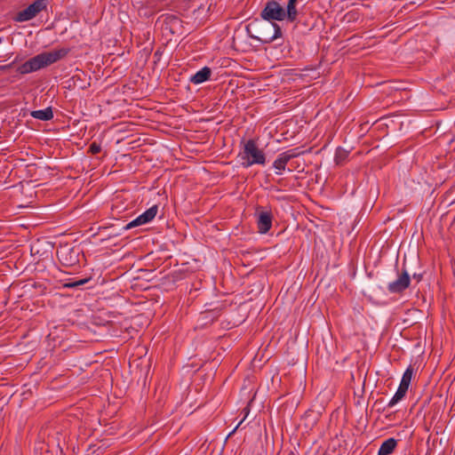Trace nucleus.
<instances>
[{
    "label": "nucleus",
    "mask_w": 455,
    "mask_h": 455,
    "mask_svg": "<svg viewBox=\"0 0 455 455\" xmlns=\"http://www.w3.org/2000/svg\"><path fill=\"white\" fill-rule=\"evenodd\" d=\"M70 52L69 48H60L52 52H44L29 59L18 68L20 74L25 75L46 68L62 59Z\"/></svg>",
    "instance_id": "1"
},
{
    "label": "nucleus",
    "mask_w": 455,
    "mask_h": 455,
    "mask_svg": "<svg viewBox=\"0 0 455 455\" xmlns=\"http://www.w3.org/2000/svg\"><path fill=\"white\" fill-rule=\"evenodd\" d=\"M242 148L238 153V159L243 168H249L253 164L264 165L266 164V155L260 149L255 140L250 139L242 142Z\"/></svg>",
    "instance_id": "2"
},
{
    "label": "nucleus",
    "mask_w": 455,
    "mask_h": 455,
    "mask_svg": "<svg viewBox=\"0 0 455 455\" xmlns=\"http://www.w3.org/2000/svg\"><path fill=\"white\" fill-rule=\"evenodd\" d=\"M281 36V28L276 23L265 20L259 24L257 35L252 37L262 44H269Z\"/></svg>",
    "instance_id": "3"
},
{
    "label": "nucleus",
    "mask_w": 455,
    "mask_h": 455,
    "mask_svg": "<svg viewBox=\"0 0 455 455\" xmlns=\"http://www.w3.org/2000/svg\"><path fill=\"white\" fill-rule=\"evenodd\" d=\"M261 18L267 21L283 20L287 19L285 9L275 0L267 1L260 13Z\"/></svg>",
    "instance_id": "4"
},
{
    "label": "nucleus",
    "mask_w": 455,
    "mask_h": 455,
    "mask_svg": "<svg viewBox=\"0 0 455 455\" xmlns=\"http://www.w3.org/2000/svg\"><path fill=\"white\" fill-rule=\"evenodd\" d=\"M79 250L66 243L60 245L57 249L59 261L66 267H72L79 262Z\"/></svg>",
    "instance_id": "5"
},
{
    "label": "nucleus",
    "mask_w": 455,
    "mask_h": 455,
    "mask_svg": "<svg viewBox=\"0 0 455 455\" xmlns=\"http://www.w3.org/2000/svg\"><path fill=\"white\" fill-rule=\"evenodd\" d=\"M157 22L161 23L162 29L172 35H180L182 33V21L174 14H163L158 18Z\"/></svg>",
    "instance_id": "6"
},
{
    "label": "nucleus",
    "mask_w": 455,
    "mask_h": 455,
    "mask_svg": "<svg viewBox=\"0 0 455 455\" xmlns=\"http://www.w3.org/2000/svg\"><path fill=\"white\" fill-rule=\"evenodd\" d=\"M48 0H36L26 9L18 12L15 20L24 22L35 18L41 11L47 7Z\"/></svg>",
    "instance_id": "7"
},
{
    "label": "nucleus",
    "mask_w": 455,
    "mask_h": 455,
    "mask_svg": "<svg viewBox=\"0 0 455 455\" xmlns=\"http://www.w3.org/2000/svg\"><path fill=\"white\" fill-rule=\"evenodd\" d=\"M303 152L299 148L286 150L278 155L273 163V167L275 170V174L281 175L285 170L288 162L295 157L300 156Z\"/></svg>",
    "instance_id": "8"
},
{
    "label": "nucleus",
    "mask_w": 455,
    "mask_h": 455,
    "mask_svg": "<svg viewBox=\"0 0 455 455\" xmlns=\"http://www.w3.org/2000/svg\"><path fill=\"white\" fill-rule=\"evenodd\" d=\"M256 216L259 233H267L272 227L273 214L271 210L257 207Z\"/></svg>",
    "instance_id": "9"
},
{
    "label": "nucleus",
    "mask_w": 455,
    "mask_h": 455,
    "mask_svg": "<svg viewBox=\"0 0 455 455\" xmlns=\"http://www.w3.org/2000/svg\"><path fill=\"white\" fill-rule=\"evenodd\" d=\"M158 211L157 205H153L142 214L139 215L136 219L126 224L122 228V230H128L132 228L144 225L150 222L156 215Z\"/></svg>",
    "instance_id": "10"
},
{
    "label": "nucleus",
    "mask_w": 455,
    "mask_h": 455,
    "mask_svg": "<svg viewBox=\"0 0 455 455\" xmlns=\"http://www.w3.org/2000/svg\"><path fill=\"white\" fill-rule=\"evenodd\" d=\"M410 283V275L406 269H403L396 280L388 283L387 290L390 293H402L409 287Z\"/></svg>",
    "instance_id": "11"
},
{
    "label": "nucleus",
    "mask_w": 455,
    "mask_h": 455,
    "mask_svg": "<svg viewBox=\"0 0 455 455\" xmlns=\"http://www.w3.org/2000/svg\"><path fill=\"white\" fill-rule=\"evenodd\" d=\"M212 75V69L209 67H204L200 70H198L193 76L190 78V82L194 84H202L210 79Z\"/></svg>",
    "instance_id": "12"
},
{
    "label": "nucleus",
    "mask_w": 455,
    "mask_h": 455,
    "mask_svg": "<svg viewBox=\"0 0 455 455\" xmlns=\"http://www.w3.org/2000/svg\"><path fill=\"white\" fill-rule=\"evenodd\" d=\"M396 444H397V441L393 437H390V438L385 440L381 443V445L379 449L378 455L391 454L394 451V450L395 449Z\"/></svg>",
    "instance_id": "13"
},
{
    "label": "nucleus",
    "mask_w": 455,
    "mask_h": 455,
    "mask_svg": "<svg viewBox=\"0 0 455 455\" xmlns=\"http://www.w3.org/2000/svg\"><path fill=\"white\" fill-rule=\"evenodd\" d=\"M30 116L36 119L42 121H49L53 118V112L51 107L44 109L34 110L30 113Z\"/></svg>",
    "instance_id": "14"
},
{
    "label": "nucleus",
    "mask_w": 455,
    "mask_h": 455,
    "mask_svg": "<svg viewBox=\"0 0 455 455\" xmlns=\"http://www.w3.org/2000/svg\"><path fill=\"white\" fill-rule=\"evenodd\" d=\"M299 0H288L285 12L287 14V20L293 22L297 20L298 11L296 4Z\"/></svg>",
    "instance_id": "15"
},
{
    "label": "nucleus",
    "mask_w": 455,
    "mask_h": 455,
    "mask_svg": "<svg viewBox=\"0 0 455 455\" xmlns=\"http://www.w3.org/2000/svg\"><path fill=\"white\" fill-rule=\"evenodd\" d=\"M407 390L408 389L399 386L395 394L393 395V397L388 402L387 406L394 407L396 403H398L404 397Z\"/></svg>",
    "instance_id": "16"
},
{
    "label": "nucleus",
    "mask_w": 455,
    "mask_h": 455,
    "mask_svg": "<svg viewBox=\"0 0 455 455\" xmlns=\"http://www.w3.org/2000/svg\"><path fill=\"white\" fill-rule=\"evenodd\" d=\"M412 374H413L412 368L411 367H408L405 370V371L403 372V377H402V379H401V382H400L399 386L408 389L409 386H410V383L411 381Z\"/></svg>",
    "instance_id": "17"
},
{
    "label": "nucleus",
    "mask_w": 455,
    "mask_h": 455,
    "mask_svg": "<svg viewBox=\"0 0 455 455\" xmlns=\"http://www.w3.org/2000/svg\"><path fill=\"white\" fill-rule=\"evenodd\" d=\"M101 151V147L100 144L96 143V142H92L90 146H89V152L92 155H96L98 153H100Z\"/></svg>",
    "instance_id": "18"
},
{
    "label": "nucleus",
    "mask_w": 455,
    "mask_h": 455,
    "mask_svg": "<svg viewBox=\"0 0 455 455\" xmlns=\"http://www.w3.org/2000/svg\"><path fill=\"white\" fill-rule=\"evenodd\" d=\"M88 281H89V279H86V278L85 279H81V280L76 281L75 283H67V284H65V286L68 287V288L76 287V286H79V285L85 284Z\"/></svg>",
    "instance_id": "19"
},
{
    "label": "nucleus",
    "mask_w": 455,
    "mask_h": 455,
    "mask_svg": "<svg viewBox=\"0 0 455 455\" xmlns=\"http://www.w3.org/2000/svg\"><path fill=\"white\" fill-rule=\"evenodd\" d=\"M347 155V152L344 149H339L335 156V160L337 163L339 162L340 159H343Z\"/></svg>",
    "instance_id": "20"
},
{
    "label": "nucleus",
    "mask_w": 455,
    "mask_h": 455,
    "mask_svg": "<svg viewBox=\"0 0 455 455\" xmlns=\"http://www.w3.org/2000/svg\"><path fill=\"white\" fill-rule=\"evenodd\" d=\"M412 278L417 281V283H419L422 279L421 274H413Z\"/></svg>",
    "instance_id": "21"
},
{
    "label": "nucleus",
    "mask_w": 455,
    "mask_h": 455,
    "mask_svg": "<svg viewBox=\"0 0 455 455\" xmlns=\"http://www.w3.org/2000/svg\"><path fill=\"white\" fill-rule=\"evenodd\" d=\"M241 423H242V421H240V422H239V424H238L237 426H235V429L233 430V432H235V431L238 428V427H239V425H240Z\"/></svg>",
    "instance_id": "22"
}]
</instances>
